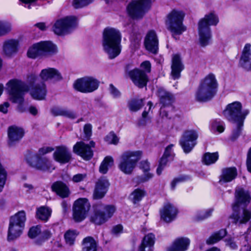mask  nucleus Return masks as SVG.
Returning <instances> with one entry per match:
<instances>
[{
  "label": "nucleus",
  "instance_id": "0eeeda50",
  "mask_svg": "<svg viewBox=\"0 0 251 251\" xmlns=\"http://www.w3.org/2000/svg\"><path fill=\"white\" fill-rule=\"evenodd\" d=\"M142 155V152L140 151H127L124 152L121 156L118 165L119 169L125 174H131Z\"/></svg>",
  "mask_w": 251,
  "mask_h": 251
},
{
  "label": "nucleus",
  "instance_id": "aec40b11",
  "mask_svg": "<svg viewBox=\"0 0 251 251\" xmlns=\"http://www.w3.org/2000/svg\"><path fill=\"white\" fill-rule=\"evenodd\" d=\"M53 157L56 161L61 164H66L71 160L72 154L66 146H60L56 147Z\"/></svg>",
  "mask_w": 251,
  "mask_h": 251
},
{
  "label": "nucleus",
  "instance_id": "58836bf2",
  "mask_svg": "<svg viewBox=\"0 0 251 251\" xmlns=\"http://www.w3.org/2000/svg\"><path fill=\"white\" fill-rule=\"evenodd\" d=\"M225 125L223 122L220 120H213L210 122L209 129L213 133L218 132L222 133L225 130Z\"/></svg>",
  "mask_w": 251,
  "mask_h": 251
},
{
  "label": "nucleus",
  "instance_id": "f8f14e48",
  "mask_svg": "<svg viewBox=\"0 0 251 251\" xmlns=\"http://www.w3.org/2000/svg\"><path fill=\"white\" fill-rule=\"evenodd\" d=\"M100 81L95 77L85 76L77 79L73 84L74 88L82 93H92L98 89Z\"/></svg>",
  "mask_w": 251,
  "mask_h": 251
},
{
  "label": "nucleus",
  "instance_id": "f704fd0d",
  "mask_svg": "<svg viewBox=\"0 0 251 251\" xmlns=\"http://www.w3.org/2000/svg\"><path fill=\"white\" fill-rule=\"evenodd\" d=\"M157 95L159 97L160 103L162 104L163 106L171 105L174 101L173 95L163 88H159L158 90Z\"/></svg>",
  "mask_w": 251,
  "mask_h": 251
},
{
  "label": "nucleus",
  "instance_id": "a878e982",
  "mask_svg": "<svg viewBox=\"0 0 251 251\" xmlns=\"http://www.w3.org/2000/svg\"><path fill=\"white\" fill-rule=\"evenodd\" d=\"M109 185V182L105 177L100 178L96 184L93 194L94 198L100 199L103 198L107 191Z\"/></svg>",
  "mask_w": 251,
  "mask_h": 251
},
{
  "label": "nucleus",
  "instance_id": "412c9836",
  "mask_svg": "<svg viewBox=\"0 0 251 251\" xmlns=\"http://www.w3.org/2000/svg\"><path fill=\"white\" fill-rule=\"evenodd\" d=\"M144 45L147 50L156 54L158 50V40L155 32L149 31L147 34L144 41Z\"/></svg>",
  "mask_w": 251,
  "mask_h": 251
},
{
  "label": "nucleus",
  "instance_id": "e433bc0d",
  "mask_svg": "<svg viewBox=\"0 0 251 251\" xmlns=\"http://www.w3.org/2000/svg\"><path fill=\"white\" fill-rule=\"evenodd\" d=\"M52 112L55 116H63L72 119L76 117L75 112L65 108H54L52 109Z\"/></svg>",
  "mask_w": 251,
  "mask_h": 251
},
{
  "label": "nucleus",
  "instance_id": "2eb2a0df",
  "mask_svg": "<svg viewBox=\"0 0 251 251\" xmlns=\"http://www.w3.org/2000/svg\"><path fill=\"white\" fill-rule=\"evenodd\" d=\"M90 207L88 200L80 198L75 201L73 207V218L75 221L80 222L84 220Z\"/></svg>",
  "mask_w": 251,
  "mask_h": 251
},
{
  "label": "nucleus",
  "instance_id": "bf43d9fd",
  "mask_svg": "<svg viewBox=\"0 0 251 251\" xmlns=\"http://www.w3.org/2000/svg\"><path fill=\"white\" fill-rule=\"evenodd\" d=\"M109 90L111 95L115 98H119L121 96L120 92L112 84L109 85Z\"/></svg>",
  "mask_w": 251,
  "mask_h": 251
},
{
  "label": "nucleus",
  "instance_id": "680f3d73",
  "mask_svg": "<svg viewBox=\"0 0 251 251\" xmlns=\"http://www.w3.org/2000/svg\"><path fill=\"white\" fill-rule=\"evenodd\" d=\"M85 137L89 138L92 134V125L90 124H86L83 128Z\"/></svg>",
  "mask_w": 251,
  "mask_h": 251
},
{
  "label": "nucleus",
  "instance_id": "473e14b6",
  "mask_svg": "<svg viewBox=\"0 0 251 251\" xmlns=\"http://www.w3.org/2000/svg\"><path fill=\"white\" fill-rule=\"evenodd\" d=\"M39 43L43 56L51 55L57 52L56 45L50 41H42Z\"/></svg>",
  "mask_w": 251,
  "mask_h": 251
},
{
  "label": "nucleus",
  "instance_id": "338daca9",
  "mask_svg": "<svg viewBox=\"0 0 251 251\" xmlns=\"http://www.w3.org/2000/svg\"><path fill=\"white\" fill-rule=\"evenodd\" d=\"M183 178L182 177H177L174 179L171 182V188L172 189H175L176 185L180 182L183 181Z\"/></svg>",
  "mask_w": 251,
  "mask_h": 251
},
{
  "label": "nucleus",
  "instance_id": "1a4fd4ad",
  "mask_svg": "<svg viewBox=\"0 0 251 251\" xmlns=\"http://www.w3.org/2000/svg\"><path fill=\"white\" fill-rule=\"evenodd\" d=\"M115 210L116 208L113 205H97L91 215L90 220L96 225H102L113 216Z\"/></svg>",
  "mask_w": 251,
  "mask_h": 251
},
{
  "label": "nucleus",
  "instance_id": "8fccbe9b",
  "mask_svg": "<svg viewBox=\"0 0 251 251\" xmlns=\"http://www.w3.org/2000/svg\"><path fill=\"white\" fill-rule=\"evenodd\" d=\"M148 105L149 106L148 111H146V110H145L143 111L142 115V118L140 119L138 121V124L139 126H146L147 124V121L149 120V118L148 117V115L149 113V111L151 108L152 104L151 101H149L148 102Z\"/></svg>",
  "mask_w": 251,
  "mask_h": 251
},
{
  "label": "nucleus",
  "instance_id": "69168bd1",
  "mask_svg": "<svg viewBox=\"0 0 251 251\" xmlns=\"http://www.w3.org/2000/svg\"><path fill=\"white\" fill-rule=\"evenodd\" d=\"M9 106V103L8 102H5L0 105V111L4 114H6L8 111V108Z\"/></svg>",
  "mask_w": 251,
  "mask_h": 251
},
{
  "label": "nucleus",
  "instance_id": "ddd939ff",
  "mask_svg": "<svg viewBox=\"0 0 251 251\" xmlns=\"http://www.w3.org/2000/svg\"><path fill=\"white\" fill-rule=\"evenodd\" d=\"M76 25L75 17L67 16L57 20L53 25L52 30L56 34L63 35L70 33Z\"/></svg>",
  "mask_w": 251,
  "mask_h": 251
},
{
  "label": "nucleus",
  "instance_id": "dca6fc26",
  "mask_svg": "<svg viewBox=\"0 0 251 251\" xmlns=\"http://www.w3.org/2000/svg\"><path fill=\"white\" fill-rule=\"evenodd\" d=\"M198 132L194 129L185 130L180 140L179 143L184 152H190L197 144Z\"/></svg>",
  "mask_w": 251,
  "mask_h": 251
},
{
  "label": "nucleus",
  "instance_id": "864d4df0",
  "mask_svg": "<svg viewBox=\"0 0 251 251\" xmlns=\"http://www.w3.org/2000/svg\"><path fill=\"white\" fill-rule=\"evenodd\" d=\"M171 160V159H170V158H167V157L162 156L160 160L158 167L156 170V173L157 175H161L162 170L164 169L167 162Z\"/></svg>",
  "mask_w": 251,
  "mask_h": 251
},
{
  "label": "nucleus",
  "instance_id": "2f4dec72",
  "mask_svg": "<svg viewBox=\"0 0 251 251\" xmlns=\"http://www.w3.org/2000/svg\"><path fill=\"white\" fill-rule=\"evenodd\" d=\"M51 189L62 198H67L70 194L68 187L61 181H56L51 186Z\"/></svg>",
  "mask_w": 251,
  "mask_h": 251
},
{
  "label": "nucleus",
  "instance_id": "0e129e2a",
  "mask_svg": "<svg viewBox=\"0 0 251 251\" xmlns=\"http://www.w3.org/2000/svg\"><path fill=\"white\" fill-rule=\"evenodd\" d=\"M247 165L248 171L251 173V147L248 152Z\"/></svg>",
  "mask_w": 251,
  "mask_h": 251
},
{
  "label": "nucleus",
  "instance_id": "4468645a",
  "mask_svg": "<svg viewBox=\"0 0 251 251\" xmlns=\"http://www.w3.org/2000/svg\"><path fill=\"white\" fill-rule=\"evenodd\" d=\"M26 161L29 166L37 170L51 173L55 169L52 161L47 157L30 155L26 158Z\"/></svg>",
  "mask_w": 251,
  "mask_h": 251
},
{
  "label": "nucleus",
  "instance_id": "49530a36",
  "mask_svg": "<svg viewBox=\"0 0 251 251\" xmlns=\"http://www.w3.org/2000/svg\"><path fill=\"white\" fill-rule=\"evenodd\" d=\"M143 105V100L134 99L128 103L129 109L131 111L136 112L141 108Z\"/></svg>",
  "mask_w": 251,
  "mask_h": 251
},
{
  "label": "nucleus",
  "instance_id": "ea45409f",
  "mask_svg": "<svg viewBox=\"0 0 251 251\" xmlns=\"http://www.w3.org/2000/svg\"><path fill=\"white\" fill-rule=\"evenodd\" d=\"M27 54L31 58L43 56L39 42L33 44L28 50Z\"/></svg>",
  "mask_w": 251,
  "mask_h": 251
},
{
  "label": "nucleus",
  "instance_id": "7c9ffc66",
  "mask_svg": "<svg viewBox=\"0 0 251 251\" xmlns=\"http://www.w3.org/2000/svg\"><path fill=\"white\" fill-rule=\"evenodd\" d=\"M171 75L174 79H178L180 76V72L183 69V66L181 62L180 56L175 54L172 57L171 66Z\"/></svg>",
  "mask_w": 251,
  "mask_h": 251
},
{
  "label": "nucleus",
  "instance_id": "79ce46f5",
  "mask_svg": "<svg viewBox=\"0 0 251 251\" xmlns=\"http://www.w3.org/2000/svg\"><path fill=\"white\" fill-rule=\"evenodd\" d=\"M78 233L75 230H68L64 234V237L66 244L69 246L74 245Z\"/></svg>",
  "mask_w": 251,
  "mask_h": 251
},
{
  "label": "nucleus",
  "instance_id": "052dcab7",
  "mask_svg": "<svg viewBox=\"0 0 251 251\" xmlns=\"http://www.w3.org/2000/svg\"><path fill=\"white\" fill-rule=\"evenodd\" d=\"M173 146H174L173 144H171L167 146L165 149L163 156L165 157H167V158H170V159H172L173 157V153L172 151V148Z\"/></svg>",
  "mask_w": 251,
  "mask_h": 251
},
{
  "label": "nucleus",
  "instance_id": "9d476101",
  "mask_svg": "<svg viewBox=\"0 0 251 251\" xmlns=\"http://www.w3.org/2000/svg\"><path fill=\"white\" fill-rule=\"evenodd\" d=\"M151 0H132L127 6V13L133 19H142L151 8Z\"/></svg>",
  "mask_w": 251,
  "mask_h": 251
},
{
  "label": "nucleus",
  "instance_id": "bb28decb",
  "mask_svg": "<svg viewBox=\"0 0 251 251\" xmlns=\"http://www.w3.org/2000/svg\"><path fill=\"white\" fill-rule=\"evenodd\" d=\"M238 209L233 210L234 212L230 218L233 220V222L236 224H243L247 223L251 218V211L244 208L242 212L236 211Z\"/></svg>",
  "mask_w": 251,
  "mask_h": 251
},
{
  "label": "nucleus",
  "instance_id": "9b49d317",
  "mask_svg": "<svg viewBox=\"0 0 251 251\" xmlns=\"http://www.w3.org/2000/svg\"><path fill=\"white\" fill-rule=\"evenodd\" d=\"M140 66L143 71L136 69L128 71L127 68L126 71L135 85L143 88L146 85L148 81L146 73L151 72V64L149 61H145L141 63Z\"/></svg>",
  "mask_w": 251,
  "mask_h": 251
},
{
  "label": "nucleus",
  "instance_id": "3c124183",
  "mask_svg": "<svg viewBox=\"0 0 251 251\" xmlns=\"http://www.w3.org/2000/svg\"><path fill=\"white\" fill-rule=\"evenodd\" d=\"M104 140L108 144H110L116 145L119 142V138L113 132H111L107 134Z\"/></svg>",
  "mask_w": 251,
  "mask_h": 251
},
{
  "label": "nucleus",
  "instance_id": "6e6552de",
  "mask_svg": "<svg viewBox=\"0 0 251 251\" xmlns=\"http://www.w3.org/2000/svg\"><path fill=\"white\" fill-rule=\"evenodd\" d=\"M184 16V14L182 11L176 10H173L168 15L166 25L173 36L180 35L186 30V27L182 23Z\"/></svg>",
  "mask_w": 251,
  "mask_h": 251
},
{
  "label": "nucleus",
  "instance_id": "7ed1b4c3",
  "mask_svg": "<svg viewBox=\"0 0 251 251\" xmlns=\"http://www.w3.org/2000/svg\"><path fill=\"white\" fill-rule=\"evenodd\" d=\"M218 87L216 76L212 73L206 75L202 79L195 93L197 101L205 102L211 100L216 95Z\"/></svg>",
  "mask_w": 251,
  "mask_h": 251
},
{
  "label": "nucleus",
  "instance_id": "13d9d810",
  "mask_svg": "<svg viewBox=\"0 0 251 251\" xmlns=\"http://www.w3.org/2000/svg\"><path fill=\"white\" fill-rule=\"evenodd\" d=\"M53 151V149L51 147H44L39 149L38 153L34 154L33 155H39V157H41V156L45 155L46 154L50 153Z\"/></svg>",
  "mask_w": 251,
  "mask_h": 251
},
{
  "label": "nucleus",
  "instance_id": "09e8293b",
  "mask_svg": "<svg viewBox=\"0 0 251 251\" xmlns=\"http://www.w3.org/2000/svg\"><path fill=\"white\" fill-rule=\"evenodd\" d=\"M145 194L144 191L137 189L135 190L130 195V199L134 203L139 201L143 198Z\"/></svg>",
  "mask_w": 251,
  "mask_h": 251
},
{
  "label": "nucleus",
  "instance_id": "a211bd4d",
  "mask_svg": "<svg viewBox=\"0 0 251 251\" xmlns=\"http://www.w3.org/2000/svg\"><path fill=\"white\" fill-rule=\"evenodd\" d=\"M239 66L246 71L251 72V44L246 43L242 50Z\"/></svg>",
  "mask_w": 251,
  "mask_h": 251
},
{
  "label": "nucleus",
  "instance_id": "423d86ee",
  "mask_svg": "<svg viewBox=\"0 0 251 251\" xmlns=\"http://www.w3.org/2000/svg\"><path fill=\"white\" fill-rule=\"evenodd\" d=\"M26 216L24 211H20L10 218L7 231L8 241L15 240L21 236Z\"/></svg>",
  "mask_w": 251,
  "mask_h": 251
},
{
  "label": "nucleus",
  "instance_id": "4c0bfd02",
  "mask_svg": "<svg viewBox=\"0 0 251 251\" xmlns=\"http://www.w3.org/2000/svg\"><path fill=\"white\" fill-rule=\"evenodd\" d=\"M97 243L93 238L87 237L83 240L82 251H96Z\"/></svg>",
  "mask_w": 251,
  "mask_h": 251
},
{
  "label": "nucleus",
  "instance_id": "b1692460",
  "mask_svg": "<svg viewBox=\"0 0 251 251\" xmlns=\"http://www.w3.org/2000/svg\"><path fill=\"white\" fill-rule=\"evenodd\" d=\"M177 212L176 208L173 205L167 203L160 211L161 219L167 223L171 222L175 219Z\"/></svg>",
  "mask_w": 251,
  "mask_h": 251
},
{
  "label": "nucleus",
  "instance_id": "37998d69",
  "mask_svg": "<svg viewBox=\"0 0 251 251\" xmlns=\"http://www.w3.org/2000/svg\"><path fill=\"white\" fill-rule=\"evenodd\" d=\"M226 235V231L225 229H222L219 231L214 233L206 240L207 244H213L217 243Z\"/></svg>",
  "mask_w": 251,
  "mask_h": 251
},
{
  "label": "nucleus",
  "instance_id": "603ef678",
  "mask_svg": "<svg viewBox=\"0 0 251 251\" xmlns=\"http://www.w3.org/2000/svg\"><path fill=\"white\" fill-rule=\"evenodd\" d=\"M94 0H74L73 5L75 8H82L92 2Z\"/></svg>",
  "mask_w": 251,
  "mask_h": 251
},
{
  "label": "nucleus",
  "instance_id": "72a5a7b5",
  "mask_svg": "<svg viewBox=\"0 0 251 251\" xmlns=\"http://www.w3.org/2000/svg\"><path fill=\"white\" fill-rule=\"evenodd\" d=\"M237 175V170L234 167L223 169L219 182L221 183L230 182L236 177Z\"/></svg>",
  "mask_w": 251,
  "mask_h": 251
},
{
  "label": "nucleus",
  "instance_id": "5701e85b",
  "mask_svg": "<svg viewBox=\"0 0 251 251\" xmlns=\"http://www.w3.org/2000/svg\"><path fill=\"white\" fill-rule=\"evenodd\" d=\"M29 93L31 97L34 100H44L47 94L46 85L44 82L33 84L29 89Z\"/></svg>",
  "mask_w": 251,
  "mask_h": 251
},
{
  "label": "nucleus",
  "instance_id": "6ab92c4d",
  "mask_svg": "<svg viewBox=\"0 0 251 251\" xmlns=\"http://www.w3.org/2000/svg\"><path fill=\"white\" fill-rule=\"evenodd\" d=\"M39 76L44 81L58 82L63 79L61 73L57 69L48 67L41 70Z\"/></svg>",
  "mask_w": 251,
  "mask_h": 251
},
{
  "label": "nucleus",
  "instance_id": "a18cd8bd",
  "mask_svg": "<svg viewBox=\"0 0 251 251\" xmlns=\"http://www.w3.org/2000/svg\"><path fill=\"white\" fill-rule=\"evenodd\" d=\"M11 30V23L5 21H0V37L7 34Z\"/></svg>",
  "mask_w": 251,
  "mask_h": 251
},
{
  "label": "nucleus",
  "instance_id": "a19ab883",
  "mask_svg": "<svg viewBox=\"0 0 251 251\" xmlns=\"http://www.w3.org/2000/svg\"><path fill=\"white\" fill-rule=\"evenodd\" d=\"M219 158V154L218 152L214 153H205L202 159L203 164L206 165H209L215 163Z\"/></svg>",
  "mask_w": 251,
  "mask_h": 251
},
{
  "label": "nucleus",
  "instance_id": "774afa93",
  "mask_svg": "<svg viewBox=\"0 0 251 251\" xmlns=\"http://www.w3.org/2000/svg\"><path fill=\"white\" fill-rule=\"evenodd\" d=\"M123 226L121 225H118L114 227H113L112 229V233L115 234H118L122 232L123 231Z\"/></svg>",
  "mask_w": 251,
  "mask_h": 251
},
{
  "label": "nucleus",
  "instance_id": "f03ea898",
  "mask_svg": "<svg viewBox=\"0 0 251 251\" xmlns=\"http://www.w3.org/2000/svg\"><path fill=\"white\" fill-rule=\"evenodd\" d=\"M242 104L239 101H234L228 104L223 111L224 116L229 121L235 124L231 138L236 139L240 135L243 126L244 121L249 113L248 110H242Z\"/></svg>",
  "mask_w": 251,
  "mask_h": 251
},
{
  "label": "nucleus",
  "instance_id": "393cba45",
  "mask_svg": "<svg viewBox=\"0 0 251 251\" xmlns=\"http://www.w3.org/2000/svg\"><path fill=\"white\" fill-rule=\"evenodd\" d=\"M19 42L14 39L4 41L2 45V51L7 56L10 57L15 54L18 51Z\"/></svg>",
  "mask_w": 251,
  "mask_h": 251
},
{
  "label": "nucleus",
  "instance_id": "20e7f679",
  "mask_svg": "<svg viewBox=\"0 0 251 251\" xmlns=\"http://www.w3.org/2000/svg\"><path fill=\"white\" fill-rule=\"evenodd\" d=\"M219 22V17L214 12L206 14L203 18L200 20L198 25V32L201 46H205L209 44L211 37L210 26L216 25Z\"/></svg>",
  "mask_w": 251,
  "mask_h": 251
},
{
  "label": "nucleus",
  "instance_id": "c9c22d12",
  "mask_svg": "<svg viewBox=\"0 0 251 251\" xmlns=\"http://www.w3.org/2000/svg\"><path fill=\"white\" fill-rule=\"evenodd\" d=\"M52 210L47 206H41L36 211L37 218L44 222H47L51 216Z\"/></svg>",
  "mask_w": 251,
  "mask_h": 251
},
{
  "label": "nucleus",
  "instance_id": "c03bdc74",
  "mask_svg": "<svg viewBox=\"0 0 251 251\" xmlns=\"http://www.w3.org/2000/svg\"><path fill=\"white\" fill-rule=\"evenodd\" d=\"M113 165V159L112 157L107 156L105 157L101 162L99 171L100 173L105 174L107 173L108 168Z\"/></svg>",
  "mask_w": 251,
  "mask_h": 251
},
{
  "label": "nucleus",
  "instance_id": "cd10ccee",
  "mask_svg": "<svg viewBox=\"0 0 251 251\" xmlns=\"http://www.w3.org/2000/svg\"><path fill=\"white\" fill-rule=\"evenodd\" d=\"M24 135V131L23 128L17 126L9 127L8 131L9 144L11 146L13 145L15 142L20 140Z\"/></svg>",
  "mask_w": 251,
  "mask_h": 251
},
{
  "label": "nucleus",
  "instance_id": "5fc2aeb1",
  "mask_svg": "<svg viewBox=\"0 0 251 251\" xmlns=\"http://www.w3.org/2000/svg\"><path fill=\"white\" fill-rule=\"evenodd\" d=\"M41 230L39 226L32 227L29 230L28 236L31 238H34L41 233Z\"/></svg>",
  "mask_w": 251,
  "mask_h": 251
},
{
  "label": "nucleus",
  "instance_id": "de8ad7c7",
  "mask_svg": "<svg viewBox=\"0 0 251 251\" xmlns=\"http://www.w3.org/2000/svg\"><path fill=\"white\" fill-rule=\"evenodd\" d=\"M213 211V208H210L204 210L199 211L196 215V219L198 221L205 219L212 215Z\"/></svg>",
  "mask_w": 251,
  "mask_h": 251
},
{
  "label": "nucleus",
  "instance_id": "c85d7f7f",
  "mask_svg": "<svg viewBox=\"0 0 251 251\" xmlns=\"http://www.w3.org/2000/svg\"><path fill=\"white\" fill-rule=\"evenodd\" d=\"M190 241L188 238H177L167 248V251H185L187 250Z\"/></svg>",
  "mask_w": 251,
  "mask_h": 251
},
{
  "label": "nucleus",
  "instance_id": "c756f323",
  "mask_svg": "<svg viewBox=\"0 0 251 251\" xmlns=\"http://www.w3.org/2000/svg\"><path fill=\"white\" fill-rule=\"evenodd\" d=\"M155 243V235L152 233L146 235L138 247V251H153Z\"/></svg>",
  "mask_w": 251,
  "mask_h": 251
},
{
  "label": "nucleus",
  "instance_id": "f257e3e1",
  "mask_svg": "<svg viewBox=\"0 0 251 251\" xmlns=\"http://www.w3.org/2000/svg\"><path fill=\"white\" fill-rule=\"evenodd\" d=\"M122 34L120 30L112 27L105 28L102 32V49L109 58L118 56L121 51Z\"/></svg>",
  "mask_w": 251,
  "mask_h": 251
},
{
  "label": "nucleus",
  "instance_id": "4be33fe9",
  "mask_svg": "<svg viewBox=\"0 0 251 251\" xmlns=\"http://www.w3.org/2000/svg\"><path fill=\"white\" fill-rule=\"evenodd\" d=\"M235 203L233 205V210L238 209L240 205L246 206L250 201L251 197L249 192L241 187L236 189L235 193Z\"/></svg>",
  "mask_w": 251,
  "mask_h": 251
},
{
  "label": "nucleus",
  "instance_id": "39448f33",
  "mask_svg": "<svg viewBox=\"0 0 251 251\" xmlns=\"http://www.w3.org/2000/svg\"><path fill=\"white\" fill-rule=\"evenodd\" d=\"M7 90L10 95V100L14 103H18L17 110L20 113L25 111L23 106L24 95L28 90L27 86L22 81L12 79L7 84Z\"/></svg>",
  "mask_w": 251,
  "mask_h": 251
},
{
  "label": "nucleus",
  "instance_id": "f3484780",
  "mask_svg": "<svg viewBox=\"0 0 251 251\" xmlns=\"http://www.w3.org/2000/svg\"><path fill=\"white\" fill-rule=\"evenodd\" d=\"M94 146L95 143L93 141H91L90 145L86 144L81 141L78 142L74 146L73 151L84 159L89 160L93 155L91 147H94Z\"/></svg>",
  "mask_w": 251,
  "mask_h": 251
},
{
  "label": "nucleus",
  "instance_id": "6e6d98bb",
  "mask_svg": "<svg viewBox=\"0 0 251 251\" xmlns=\"http://www.w3.org/2000/svg\"><path fill=\"white\" fill-rule=\"evenodd\" d=\"M86 178V174H77L73 176L72 180L74 183H78L85 180Z\"/></svg>",
  "mask_w": 251,
  "mask_h": 251
},
{
  "label": "nucleus",
  "instance_id": "e2e57ef3",
  "mask_svg": "<svg viewBox=\"0 0 251 251\" xmlns=\"http://www.w3.org/2000/svg\"><path fill=\"white\" fill-rule=\"evenodd\" d=\"M139 167L143 170L144 173L149 172L150 169V164L146 160L142 161L140 163Z\"/></svg>",
  "mask_w": 251,
  "mask_h": 251
},
{
  "label": "nucleus",
  "instance_id": "4d7b16f0",
  "mask_svg": "<svg viewBox=\"0 0 251 251\" xmlns=\"http://www.w3.org/2000/svg\"><path fill=\"white\" fill-rule=\"evenodd\" d=\"M153 175L149 172L144 173L143 176L138 177V182L139 183L145 182L149 181L152 178Z\"/></svg>",
  "mask_w": 251,
  "mask_h": 251
}]
</instances>
